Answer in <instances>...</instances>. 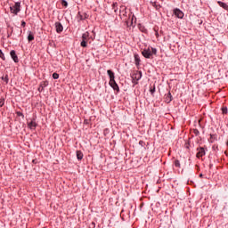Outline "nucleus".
<instances>
[{"instance_id":"11","label":"nucleus","mask_w":228,"mask_h":228,"mask_svg":"<svg viewBox=\"0 0 228 228\" xmlns=\"http://www.w3.org/2000/svg\"><path fill=\"white\" fill-rule=\"evenodd\" d=\"M217 4H219V6H221V8H224V10H226V12H228V4H227L218 1Z\"/></svg>"},{"instance_id":"22","label":"nucleus","mask_w":228,"mask_h":228,"mask_svg":"<svg viewBox=\"0 0 228 228\" xmlns=\"http://www.w3.org/2000/svg\"><path fill=\"white\" fill-rule=\"evenodd\" d=\"M61 4H62V6H65V8H67L69 6V4L65 0L61 1Z\"/></svg>"},{"instance_id":"25","label":"nucleus","mask_w":228,"mask_h":228,"mask_svg":"<svg viewBox=\"0 0 228 228\" xmlns=\"http://www.w3.org/2000/svg\"><path fill=\"white\" fill-rule=\"evenodd\" d=\"M222 111L224 115H227V108L225 107L222 108Z\"/></svg>"},{"instance_id":"13","label":"nucleus","mask_w":228,"mask_h":228,"mask_svg":"<svg viewBox=\"0 0 228 228\" xmlns=\"http://www.w3.org/2000/svg\"><path fill=\"white\" fill-rule=\"evenodd\" d=\"M83 151H77V159L81 161V159H83Z\"/></svg>"},{"instance_id":"7","label":"nucleus","mask_w":228,"mask_h":228,"mask_svg":"<svg viewBox=\"0 0 228 228\" xmlns=\"http://www.w3.org/2000/svg\"><path fill=\"white\" fill-rule=\"evenodd\" d=\"M196 156L197 158H202V156H206V151H204V148H199Z\"/></svg>"},{"instance_id":"23","label":"nucleus","mask_w":228,"mask_h":228,"mask_svg":"<svg viewBox=\"0 0 228 228\" xmlns=\"http://www.w3.org/2000/svg\"><path fill=\"white\" fill-rule=\"evenodd\" d=\"M53 79H58L60 77V75L58 73H53Z\"/></svg>"},{"instance_id":"26","label":"nucleus","mask_w":228,"mask_h":228,"mask_svg":"<svg viewBox=\"0 0 228 228\" xmlns=\"http://www.w3.org/2000/svg\"><path fill=\"white\" fill-rule=\"evenodd\" d=\"M175 167H181V163L179 162V160L175 161Z\"/></svg>"},{"instance_id":"8","label":"nucleus","mask_w":228,"mask_h":228,"mask_svg":"<svg viewBox=\"0 0 228 228\" xmlns=\"http://www.w3.org/2000/svg\"><path fill=\"white\" fill-rule=\"evenodd\" d=\"M55 28L57 33H61L63 31V25L57 21L55 22Z\"/></svg>"},{"instance_id":"20","label":"nucleus","mask_w":228,"mask_h":228,"mask_svg":"<svg viewBox=\"0 0 228 228\" xmlns=\"http://www.w3.org/2000/svg\"><path fill=\"white\" fill-rule=\"evenodd\" d=\"M0 58L2 59V60H6V57H4V53H3V51H1L0 50Z\"/></svg>"},{"instance_id":"28","label":"nucleus","mask_w":228,"mask_h":228,"mask_svg":"<svg viewBox=\"0 0 228 228\" xmlns=\"http://www.w3.org/2000/svg\"><path fill=\"white\" fill-rule=\"evenodd\" d=\"M21 26H22L23 28H25V27H26V21H21Z\"/></svg>"},{"instance_id":"24","label":"nucleus","mask_w":228,"mask_h":228,"mask_svg":"<svg viewBox=\"0 0 228 228\" xmlns=\"http://www.w3.org/2000/svg\"><path fill=\"white\" fill-rule=\"evenodd\" d=\"M86 42L87 41H83L82 40V42L80 43L81 47H86Z\"/></svg>"},{"instance_id":"3","label":"nucleus","mask_w":228,"mask_h":228,"mask_svg":"<svg viewBox=\"0 0 228 228\" xmlns=\"http://www.w3.org/2000/svg\"><path fill=\"white\" fill-rule=\"evenodd\" d=\"M11 13H13L14 15H17L19 12H20V3L16 2L14 5L10 7Z\"/></svg>"},{"instance_id":"30","label":"nucleus","mask_w":228,"mask_h":228,"mask_svg":"<svg viewBox=\"0 0 228 228\" xmlns=\"http://www.w3.org/2000/svg\"><path fill=\"white\" fill-rule=\"evenodd\" d=\"M203 176H204V175H202V174L200 175V177H203Z\"/></svg>"},{"instance_id":"4","label":"nucleus","mask_w":228,"mask_h":228,"mask_svg":"<svg viewBox=\"0 0 228 228\" xmlns=\"http://www.w3.org/2000/svg\"><path fill=\"white\" fill-rule=\"evenodd\" d=\"M10 55L15 63H19V57H17L15 50L11 51Z\"/></svg>"},{"instance_id":"5","label":"nucleus","mask_w":228,"mask_h":228,"mask_svg":"<svg viewBox=\"0 0 228 228\" xmlns=\"http://www.w3.org/2000/svg\"><path fill=\"white\" fill-rule=\"evenodd\" d=\"M132 78L135 81H140V79H142L141 71H136L134 74H133Z\"/></svg>"},{"instance_id":"2","label":"nucleus","mask_w":228,"mask_h":228,"mask_svg":"<svg viewBox=\"0 0 228 228\" xmlns=\"http://www.w3.org/2000/svg\"><path fill=\"white\" fill-rule=\"evenodd\" d=\"M158 50L156 48H148V49H144L142 52V56H144V58H152V56H154V54H157Z\"/></svg>"},{"instance_id":"27","label":"nucleus","mask_w":228,"mask_h":228,"mask_svg":"<svg viewBox=\"0 0 228 228\" xmlns=\"http://www.w3.org/2000/svg\"><path fill=\"white\" fill-rule=\"evenodd\" d=\"M150 92L151 94H154V92H156V87H151Z\"/></svg>"},{"instance_id":"19","label":"nucleus","mask_w":228,"mask_h":228,"mask_svg":"<svg viewBox=\"0 0 228 228\" xmlns=\"http://www.w3.org/2000/svg\"><path fill=\"white\" fill-rule=\"evenodd\" d=\"M2 79H3V81H5L6 85H8V81H9L8 75L2 77Z\"/></svg>"},{"instance_id":"9","label":"nucleus","mask_w":228,"mask_h":228,"mask_svg":"<svg viewBox=\"0 0 228 228\" xmlns=\"http://www.w3.org/2000/svg\"><path fill=\"white\" fill-rule=\"evenodd\" d=\"M78 19L79 20H85L86 19H88V14H86V12H78Z\"/></svg>"},{"instance_id":"6","label":"nucleus","mask_w":228,"mask_h":228,"mask_svg":"<svg viewBox=\"0 0 228 228\" xmlns=\"http://www.w3.org/2000/svg\"><path fill=\"white\" fill-rule=\"evenodd\" d=\"M174 12L175 17H177L178 19H183V17H184V13L181 10L175 9Z\"/></svg>"},{"instance_id":"15","label":"nucleus","mask_w":228,"mask_h":228,"mask_svg":"<svg viewBox=\"0 0 228 228\" xmlns=\"http://www.w3.org/2000/svg\"><path fill=\"white\" fill-rule=\"evenodd\" d=\"M28 42H33V40H35V35H33L32 32H28Z\"/></svg>"},{"instance_id":"12","label":"nucleus","mask_w":228,"mask_h":228,"mask_svg":"<svg viewBox=\"0 0 228 228\" xmlns=\"http://www.w3.org/2000/svg\"><path fill=\"white\" fill-rule=\"evenodd\" d=\"M28 127L29 129H36L37 128V122L32 120L31 122L28 123Z\"/></svg>"},{"instance_id":"21","label":"nucleus","mask_w":228,"mask_h":228,"mask_svg":"<svg viewBox=\"0 0 228 228\" xmlns=\"http://www.w3.org/2000/svg\"><path fill=\"white\" fill-rule=\"evenodd\" d=\"M4 106V98L0 99V108H3Z\"/></svg>"},{"instance_id":"10","label":"nucleus","mask_w":228,"mask_h":228,"mask_svg":"<svg viewBox=\"0 0 228 228\" xmlns=\"http://www.w3.org/2000/svg\"><path fill=\"white\" fill-rule=\"evenodd\" d=\"M165 102L169 104V102H172V94L169 92L165 96Z\"/></svg>"},{"instance_id":"17","label":"nucleus","mask_w":228,"mask_h":228,"mask_svg":"<svg viewBox=\"0 0 228 228\" xmlns=\"http://www.w3.org/2000/svg\"><path fill=\"white\" fill-rule=\"evenodd\" d=\"M135 65H140V55L134 54Z\"/></svg>"},{"instance_id":"1","label":"nucleus","mask_w":228,"mask_h":228,"mask_svg":"<svg viewBox=\"0 0 228 228\" xmlns=\"http://www.w3.org/2000/svg\"><path fill=\"white\" fill-rule=\"evenodd\" d=\"M107 74L110 77V82L109 85L113 88V90H116V92H120V88L118 87V85L115 81V73L111 71V69L107 70Z\"/></svg>"},{"instance_id":"29","label":"nucleus","mask_w":228,"mask_h":228,"mask_svg":"<svg viewBox=\"0 0 228 228\" xmlns=\"http://www.w3.org/2000/svg\"><path fill=\"white\" fill-rule=\"evenodd\" d=\"M38 92H44V89H42V86L38 87Z\"/></svg>"},{"instance_id":"18","label":"nucleus","mask_w":228,"mask_h":228,"mask_svg":"<svg viewBox=\"0 0 228 228\" xmlns=\"http://www.w3.org/2000/svg\"><path fill=\"white\" fill-rule=\"evenodd\" d=\"M48 85H49V82H47V81L42 82L40 84L42 90H44L45 88V86H47Z\"/></svg>"},{"instance_id":"16","label":"nucleus","mask_w":228,"mask_h":228,"mask_svg":"<svg viewBox=\"0 0 228 228\" xmlns=\"http://www.w3.org/2000/svg\"><path fill=\"white\" fill-rule=\"evenodd\" d=\"M88 37H89L88 32L84 33L82 35V40L85 41V42H88Z\"/></svg>"},{"instance_id":"14","label":"nucleus","mask_w":228,"mask_h":228,"mask_svg":"<svg viewBox=\"0 0 228 228\" xmlns=\"http://www.w3.org/2000/svg\"><path fill=\"white\" fill-rule=\"evenodd\" d=\"M112 10H114V12L117 13L118 12V3H113L112 4Z\"/></svg>"}]
</instances>
